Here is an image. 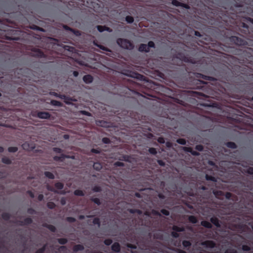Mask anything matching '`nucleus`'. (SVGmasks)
<instances>
[{"label":"nucleus","mask_w":253,"mask_h":253,"mask_svg":"<svg viewBox=\"0 0 253 253\" xmlns=\"http://www.w3.org/2000/svg\"><path fill=\"white\" fill-rule=\"evenodd\" d=\"M117 44L122 48L126 49H132L134 47L133 44L128 40L119 38L117 40Z\"/></svg>","instance_id":"obj_5"},{"label":"nucleus","mask_w":253,"mask_h":253,"mask_svg":"<svg viewBox=\"0 0 253 253\" xmlns=\"http://www.w3.org/2000/svg\"><path fill=\"white\" fill-rule=\"evenodd\" d=\"M176 142L183 145L186 144V140L184 138H178L176 140Z\"/></svg>","instance_id":"obj_41"},{"label":"nucleus","mask_w":253,"mask_h":253,"mask_svg":"<svg viewBox=\"0 0 253 253\" xmlns=\"http://www.w3.org/2000/svg\"><path fill=\"white\" fill-rule=\"evenodd\" d=\"M172 229L173 231L176 232H183L185 230L184 227H179L177 225H173L172 227Z\"/></svg>","instance_id":"obj_23"},{"label":"nucleus","mask_w":253,"mask_h":253,"mask_svg":"<svg viewBox=\"0 0 253 253\" xmlns=\"http://www.w3.org/2000/svg\"><path fill=\"white\" fill-rule=\"evenodd\" d=\"M226 146L229 148H231V149H236L237 148V145H236V144L235 143V142H227L226 144H225Z\"/></svg>","instance_id":"obj_25"},{"label":"nucleus","mask_w":253,"mask_h":253,"mask_svg":"<svg viewBox=\"0 0 253 253\" xmlns=\"http://www.w3.org/2000/svg\"><path fill=\"white\" fill-rule=\"evenodd\" d=\"M43 226L49 229L52 232H55L56 230V227L51 224L45 223L43 225Z\"/></svg>","instance_id":"obj_22"},{"label":"nucleus","mask_w":253,"mask_h":253,"mask_svg":"<svg viewBox=\"0 0 253 253\" xmlns=\"http://www.w3.org/2000/svg\"><path fill=\"white\" fill-rule=\"evenodd\" d=\"M183 247L185 249L189 248L192 245L191 242L190 241L183 240L182 242Z\"/></svg>","instance_id":"obj_26"},{"label":"nucleus","mask_w":253,"mask_h":253,"mask_svg":"<svg viewBox=\"0 0 253 253\" xmlns=\"http://www.w3.org/2000/svg\"><path fill=\"white\" fill-rule=\"evenodd\" d=\"M83 81L86 84H90L92 82L93 78L90 75H86L83 77Z\"/></svg>","instance_id":"obj_15"},{"label":"nucleus","mask_w":253,"mask_h":253,"mask_svg":"<svg viewBox=\"0 0 253 253\" xmlns=\"http://www.w3.org/2000/svg\"><path fill=\"white\" fill-rule=\"evenodd\" d=\"M33 116L38 117L42 119H50L51 115L47 112H35L32 114Z\"/></svg>","instance_id":"obj_7"},{"label":"nucleus","mask_w":253,"mask_h":253,"mask_svg":"<svg viewBox=\"0 0 253 253\" xmlns=\"http://www.w3.org/2000/svg\"><path fill=\"white\" fill-rule=\"evenodd\" d=\"M22 147L25 150H30L33 148V147H30L29 144L27 142H25L22 144Z\"/></svg>","instance_id":"obj_48"},{"label":"nucleus","mask_w":253,"mask_h":253,"mask_svg":"<svg viewBox=\"0 0 253 253\" xmlns=\"http://www.w3.org/2000/svg\"><path fill=\"white\" fill-rule=\"evenodd\" d=\"M224 196H225V197L226 199L230 200V199H231V198L233 196V194L230 192H227L225 193V194H224Z\"/></svg>","instance_id":"obj_50"},{"label":"nucleus","mask_w":253,"mask_h":253,"mask_svg":"<svg viewBox=\"0 0 253 253\" xmlns=\"http://www.w3.org/2000/svg\"><path fill=\"white\" fill-rule=\"evenodd\" d=\"M155 44L153 41H149L148 44L141 43L138 47V51L141 52L148 53L150 51V48H155Z\"/></svg>","instance_id":"obj_6"},{"label":"nucleus","mask_w":253,"mask_h":253,"mask_svg":"<svg viewBox=\"0 0 253 253\" xmlns=\"http://www.w3.org/2000/svg\"><path fill=\"white\" fill-rule=\"evenodd\" d=\"M113 242V241L112 240L110 239H105L104 241V243L105 245H106V246H109Z\"/></svg>","instance_id":"obj_57"},{"label":"nucleus","mask_w":253,"mask_h":253,"mask_svg":"<svg viewBox=\"0 0 253 253\" xmlns=\"http://www.w3.org/2000/svg\"><path fill=\"white\" fill-rule=\"evenodd\" d=\"M111 249L114 252L119 253L121 251V246L119 243L115 242L112 245Z\"/></svg>","instance_id":"obj_13"},{"label":"nucleus","mask_w":253,"mask_h":253,"mask_svg":"<svg viewBox=\"0 0 253 253\" xmlns=\"http://www.w3.org/2000/svg\"><path fill=\"white\" fill-rule=\"evenodd\" d=\"M181 3V2H179L177 0H172L171 1V4L175 6H180Z\"/></svg>","instance_id":"obj_53"},{"label":"nucleus","mask_w":253,"mask_h":253,"mask_svg":"<svg viewBox=\"0 0 253 253\" xmlns=\"http://www.w3.org/2000/svg\"><path fill=\"white\" fill-rule=\"evenodd\" d=\"M188 220L190 222L193 223V224H195L198 222L197 218H196V216H195L194 215H190L188 217Z\"/></svg>","instance_id":"obj_31"},{"label":"nucleus","mask_w":253,"mask_h":253,"mask_svg":"<svg viewBox=\"0 0 253 253\" xmlns=\"http://www.w3.org/2000/svg\"><path fill=\"white\" fill-rule=\"evenodd\" d=\"M16 32H17V31L15 30H10L9 31V33H11L12 35H11V36H6L5 39L6 40H14V41L18 40L19 39V38L13 36L14 35H15L16 34Z\"/></svg>","instance_id":"obj_16"},{"label":"nucleus","mask_w":253,"mask_h":253,"mask_svg":"<svg viewBox=\"0 0 253 253\" xmlns=\"http://www.w3.org/2000/svg\"><path fill=\"white\" fill-rule=\"evenodd\" d=\"M195 149L198 151H202L204 150V146L202 145H197L195 146Z\"/></svg>","instance_id":"obj_56"},{"label":"nucleus","mask_w":253,"mask_h":253,"mask_svg":"<svg viewBox=\"0 0 253 253\" xmlns=\"http://www.w3.org/2000/svg\"><path fill=\"white\" fill-rule=\"evenodd\" d=\"M125 19H126V22L129 24H131L134 22V18L131 16H129V15L126 16V17Z\"/></svg>","instance_id":"obj_35"},{"label":"nucleus","mask_w":253,"mask_h":253,"mask_svg":"<svg viewBox=\"0 0 253 253\" xmlns=\"http://www.w3.org/2000/svg\"><path fill=\"white\" fill-rule=\"evenodd\" d=\"M197 75H196V77L202 78L204 80H207V81H215L217 82V80H215L214 78L204 75L203 74H202L201 73H197Z\"/></svg>","instance_id":"obj_10"},{"label":"nucleus","mask_w":253,"mask_h":253,"mask_svg":"<svg viewBox=\"0 0 253 253\" xmlns=\"http://www.w3.org/2000/svg\"><path fill=\"white\" fill-rule=\"evenodd\" d=\"M66 158H68V157L64 154H61L60 156H55L53 157V160L56 162H62Z\"/></svg>","instance_id":"obj_18"},{"label":"nucleus","mask_w":253,"mask_h":253,"mask_svg":"<svg viewBox=\"0 0 253 253\" xmlns=\"http://www.w3.org/2000/svg\"><path fill=\"white\" fill-rule=\"evenodd\" d=\"M102 141L104 144H109L111 142L110 139L108 137H103L102 139Z\"/></svg>","instance_id":"obj_59"},{"label":"nucleus","mask_w":253,"mask_h":253,"mask_svg":"<svg viewBox=\"0 0 253 253\" xmlns=\"http://www.w3.org/2000/svg\"><path fill=\"white\" fill-rule=\"evenodd\" d=\"M183 150L185 151V152H189V153H191L192 152V148L190 147H183L182 148Z\"/></svg>","instance_id":"obj_60"},{"label":"nucleus","mask_w":253,"mask_h":253,"mask_svg":"<svg viewBox=\"0 0 253 253\" xmlns=\"http://www.w3.org/2000/svg\"><path fill=\"white\" fill-rule=\"evenodd\" d=\"M171 235L172 237L175 238H177L179 237V234L177 232L173 231L172 232H171Z\"/></svg>","instance_id":"obj_63"},{"label":"nucleus","mask_w":253,"mask_h":253,"mask_svg":"<svg viewBox=\"0 0 253 253\" xmlns=\"http://www.w3.org/2000/svg\"><path fill=\"white\" fill-rule=\"evenodd\" d=\"M193 96L199 99H206L210 97L209 95L205 94L203 93L198 92H194Z\"/></svg>","instance_id":"obj_12"},{"label":"nucleus","mask_w":253,"mask_h":253,"mask_svg":"<svg viewBox=\"0 0 253 253\" xmlns=\"http://www.w3.org/2000/svg\"><path fill=\"white\" fill-rule=\"evenodd\" d=\"M73 250L75 252L83 251L84 250V247L81 244L76 245L73 247Z\"/></svg>","instance_id":"obj_20"},{"label":"nucleus","mask_w":253,"mask_h":253,"mask_svg":"<svg viewBox=\"0 0 253 253\" xmlns=\"http://www.w3.org/2000/svg\"><path fill=\"white\" fill-rule=\"evenodd\" d=\"M230 31L226 29V31L224 32V36L226 38H228L230 42L235 44L237 45H246L247 44V42L244 40V39L237 37V36H230L228 34V33Z\"/></svg>","instance_id":"obj_3"},{"label":"nucleus","mask_w":253,"mask_h":253,"mask_svg":"<svg viewBox=\"0 0 253 253\" xmlns=\"http://www.w3.org/2000/svg\"><path fill=\"white\" fill-rule=\"evenodd\" d=\"M213 194L214 196L218 199H220L222 197L224 196V193L221 190H214L212 191Z\"/></svg>","instance_id":"obj_17"},{"label":"nucleus","mask_w":253,"mask_h":253,"mask_svg":"<svg viewBox=\"0 0 253 253\" xmlns=\"http://www.w3.org/2000/svg\"><path fill=\"white\" fill-rule=\"evenodd\" d=\"M51 104L54 106H61L62 105L61 102L56 100H51Z\"/></svg>","instance_id":"obj_40"},{"label":"nucleus","mask_w":253,"mask_h":253,"mask_svg":"<svg viewBox=\"0 0 253 253\" xmlns=\"http://www.w3.org/2000/svg\"><path fill=\"white\" fill-rule=\"evenodd\" d=\"M206 179L207 180H210V181H211L213 182L216 181V179L215 177H214L212 175H208V174L206 175Z\"/></svg>","instance_id":"obj_37"},{"label":"nucleus","mask_w":253,"mask_h":253,"mask_svg":"<svg viewBox=\"0 0 253 253\" xmlns=\"http://www.w3.org/2000/svg\"><path fill=\"white\" fill-rule=\"evenodd\" d=\"M50 94L53 96H54L55 97L60 98L61 99H65L66 97V96L65 95H61L55 92L51 91L50 92Z\"/></svg>","instance_id":"obj_29"},{"label":"nucleus","mask_w":253,"mask_h":253,"mask_svg":"<svg viewBox=\"0 0 253 253\" xmlns=\"http://www.w3.org/2000/svg\"><path fill=\"white\" fill-rule=\"evenodd\" d=\"M66 220L67 221L70 223L75 222L76 221V218L73 217H67Z\"/></svg>","instance_id":"obj_55"},{"label":"nucleus","mask_w":253,"mask_h":253,"mask_svg":"<svg viewBox=\"0 0 253 253\" xmlns=\"http://www.w3.org/2000/svg\"><path fill=\"white\" fill-rule=\"evenodd\" d=\"M1 162L3 164H6V165H10L12 164V160L8 158L7 157H3L1 158Z\"/></svg>","instance_id":"obj_24"},{"label":"nucleus","mask_w":253,"mask_h":253,"mask_svg":"<svg viewBox=\"0 0 253 253\" xmlns=\"http://www.w3.org/2000/svg\"><path fill=\"white\" fill-rule=\"evenodd\" d=\"M46 245H44L41 248L38 249L35 253H44L46 250Z\"/></svg>","instance_id":"obj_39"},{"label":"nucleus","mask_w":253,"mask_h":253,"mask_svg":"<svg viewBox=\"0 0 253 253\" xmlns=\"http://www.w3.org/2000/svg\"><path fill=\"white\" fill-rule=\"evenodd\" d=\"M52 150L56 153H61L63 152L61 148L57 147H53Z\"/></svg>","instance_id":"obj_58"},{"label":"nucleus","mask_w":253,"mask_h":253,"mask_svg":"<svg viewBox=\"0 0 253 253\" xmlns=\"http://www.w3.org/2000/svg\"><path fill=\"white\" fill-rule=\"evenodd\" d=\"M7 150L9 152L14 153L18 151V148L17 147H9Z\"/></svg>","instance_id":"obj_47"},{"label":"nucleus","mask_w":253,"mask_h":253,"mask_svg":"<svg viewBox=\"0 0 253 253\" xmlns=\"http://www.w3.org/2000/svg\"><path fill=\"white\" fill-rule=\"evenodd\" d=\"M55 187L58 190H62L64 188V184L61 182H56L55 185Z\"/></svg>","instance_id":"obj_36"},{"label":"nucleus","mask_w":253,"mask_h":253,"mask_svg":"<svg viewBox=\"0 0 253 253\" xmlns=\"http://www.w3.org/2000/svg\"><path fill=\"white\" fill-rule=\"evenodd\" d=\"M24 225H28L33 223V220L31 217H26L24 220Z\"/></svg>","instance_id":"obj_33"},{"label":"nucleus","mask_w":253,"mask_h":253,"mask_svg":"<svg viewBox=\"0 0 253 253\" xmlns=\"http://www.w3.org/2000/svg\"><path fill=\"white\" fill-rule=\"evenodd\" d=\"M93 168L94 169L96 170H100L102 169V166L101 163L98 162H95L94 163L93 165Z\"/></svg>","instance_id":"obj_30"},{"label":"nucleus","mask_w":253,"mask_h":253,"mask_svg":"<svg viewBox=\"0 0 253 253\" xmlns=\"http://www.w3.org/2000/svg\"><path fill=\"white\" fill-rule=\"evenodd\" d=\"M242 249L244 251H250L251 250V247L249 246L244 245L242 247Z\"/></svg>","instance_id":"obj_54"},{"label":"nucleus","mask_w":253,"mask_h":253,"mask_svg":"<svg viewBox=\"0 0 253 253\" xmlns=\"http://www.w3.org/2000/svg\"><path fill=\"white\" fill-rule=\"evenodd\" d=\"M93 223L95 225H98V226H100L101 223L100 221V219L98 217H95L93 219L92 221Z\"/></svg>","instance_id":"obj_44"},{"label":"nucleus","mask_w":253,"mask_h":253,"mask_svg":"<svg viewBox=\"0 0 253 253\" xmlns=\"http://www.w3.org/2000/svg\"><path fill=\"white\" fill-rule=\"evenodd\" d=\"M96 28L98 31L100 32H102L105 31H106L109 32H112V29L110 28L107 27L106 26H102V25H98L96 26Z\"/></svg>","instance_id":"obj_11"},{"label":"nucleus","mask_w":253,"mask_h":253,"mask_svg":"<svg viewBox=\"0 0 253 253\" xmlns=\"http://www.w3.org/2000/svg\"><path fill=\"white\" fill-rule=\"evenodd\" d=\"M197 81L200 82V84H203L202 86H200V87H202L203 90L207 89L208 88L209 89V87L210 86V85L208 84V83L204 81H201L200 80H198ZM207 93H208L210 94H211V93H210L209 90H207Z\"/></svg>","instance_id":"obj_19"},{"label":"nucleus","mask_w":253,"mask_h":253,"mask_svg":"<svg viewBox=\"0 0 253 253\" xmlns=\"http://www.w3.org/2000/svg\"><path fill=\"white\" fill-rule=\"evenodd\" d=\"M153 89L154 91L157 94V95L146 94L147 95L153 98L160 99L159 95H169L172 91L171 89L164 85L154 84Z\"/></svg>","instance_id":"obj_2"},{"label":"nucleus","mask_w":253,"mask_h":253,"mask_svg":"<svg viewBox=\"0 0 253 253\" xmlns=\"http://www.w3.org/2000/svg\"><path fill=\"white\" fill-rule=\"evenodd\" d=\"M114 166L115 167H124L125 164L123 162L117 161L114 163Z\"/></svg>","instance_id":"obj_61"},{"label":"nucleus","mask_w":253,"mask_h":253,"mask_svg":"<svg viewBox=\"0 0 253 253\" xmlns=\"http://www.w3.org/2000/svg\"><path fill=\"white\" fill-rule=\"evenodd\" d=\"M129 211L131 213L141 214L142 212L140 210H138V209H130L129 210Z\"/></svg>","instance_id":"obj_49"},{"label":"nucleus","mask_w":253,"mask_h":253,"mask_svg":"<svg viewBox=\"0 0 253 253\" xmlns=\"http://www.w3.org/2000/svg\"><path fill=\"white\" fill-rule=\"evenodd\" d=\"M210 221L216 227H220V221L217 217L214 216L211 217L210 219Z\"/></svg>","instance_id":"obj_14"},{"label":"nucleus","mask_w":253,"mask_h":253,"mask_svg":"<svg viewBox=\"0 0 253 253\" xmlns=\"http://www.w3.org/2000/svg\"><path fill=\"white\" fill-rule=\"evenodd\" d=\"M44 174L46 177L51 179H53L55 178L54 175L50 171H45Z\"/></svg>","instance_id":"obj_32"},{"label":"nucleus","mask_w":253,"mask_h":253,"mask_svg":"<svg viewBox=\"0 0 253 253\" xmlns=\"http://www.w3.org/2000/svg\"><path fill=\"white\" fill-rule=\"evenodd\" d=\"M161 212L165 215H169V211L166 210V209H162L161 210Z\"/></svg>","instance_id":"obj_62"},{"label":"nucleus","mask_w":253,"mask_h":253,"mask_svg":"<svg viewBox=\"0 0 253 253\" xmlns=\"http://www.w3.org/2000/svg\"><path fill=\"white\" fill-rule=\"evenodd\" d=\"M31 56L40 58H44L45 57V54L41 49L36 48L32 50Z\"/></svg>","instance_id":"obj_8"},{"label":"nucleus","mask_w":253,"mask_h":253,"mask_svg":"<svg viewBox=\"0 0 253 253\" xmlns=\"http://www.w3.org/2000/svg\"><path fill=\"white\" fill-rule=\"evenodd\" d=\"M27 213L29 214H35L36 213V211L34 209L29 208L27 209Z\"/></svg>","instance_id":"obj_52"},{"label":"nucleus","mask_w":253,"mask_h":253,"mask_svg":"<svg viewBox=\"0 0 253 253\" xmlns=\"http://www.w3.org/2000/svg\"><path fill=\"white\" fill-rule=\"evenodd\" d=\"M57 241L61 245H65L67 243L68 240L66 238H59L57 239Z\"/></svg>","instance_id":"obj_38"},{"label":"nucleus","mask_w":253,"mask_h":253,"mask_svg":"<svg viewBox=\"0 0 253 253\" xmlns=\"http://www.w3.org/2000/svg\"><path fill=\"white\" fill-rule=\"evenodd\" d=\"M148 151L150 154H151L152 155H156L157 153L156 149L155 148H153V147L150 148L148 149Z\"/></svg>","instance_id":"obj_51"},{"label":"nucleus","mask_w":253,"mask_h":253,"mask_svg":"<svg viewBox=\"0 0 253 253\" xmlns=\"http://www.w3.org/2000/svg\"><path fill=\"white\" fill-rule=\"evenodd\" d=\"M94 44L97 46L98 47H99L100 49L103 50H104V51H110V50L106 47L103 46V45H102L101 44H96V43H94Z\"/></svg>","instance_id":"obj_45"},{"label":"nucleus","mask_w":253,"mask_h":253,"mask_svg":"<svg viewBox=\"0 0 253 253\" xmlns=\"http://www.w3.org/2000/svg\"><path fill=\"white\" fill-rule=\"evenodd\" d=\"M225 253H237V251L234 249H228L225 252Z\"/></svg>","instance_id":"obj_64"},{"label":"nucleus","mask_w":253,"mask_h":253,"mask_svg":"<svg viewBox=\"0 0 253 253\" xmlns=\"http://www.w3.org/2000/svg\"><path fill=\"white\" fill-rule=\"evenodd\" d=\"M175 58L180 59L181 61L193 64L196 69L204 73H211L214 71L220 72L227 81L232 80L233 73L232 70L226 65L217 64L213 57H203L200 60H196L190 57H188L182 53H178Z\"/></svg>","instance_id":"obj_1"},{"label":"nucleus","mask_w":253,"mask_h":253,"mask_svg":"<svg viewBox=\"0 0 253 253\" xmlns=\"http://www.w3.org/2000/svg\"><path fill=\"white\" fill-rule=\"evenodd\" d=\"M10 214L8 212H3L1 214L2 218L5 221L9 220L10 218Z\"/></svg>","instance_id":"obj_28"},{"label":"nucleus","mask_w":253,"mask_h":253,"mask_svg":"<svg viewBox=\"0 0 253 253\" xmlns=\"http://www.w3.org/2000/svg\"><path fill=\"white\" fill-rule=\"evenodd\" d=\"M91 201L98 206H100L101 205L100 200L97 198H92L91 199Z\"/></svg>","instance_id":"obj_42"},{"label":"nucleus","mask_w":253,"mask_h":253,"mask_svg":"<svg viewBox=\"0 0 253 253\" xmlns=\"http://www.w3.org/2000/svg\"><path fill=\"white\" fill-rule=\"evenodd\" d=\"M219 17L221 18V20L223 21L224 22L225 24H226L228 23V21H230L229 20V19H230L229 16L226 15V14H224V15H223L222 14V16H219Z\"/></svg>","instance_id":"obj_27"},{"label":"nucleus","mask_w":253,"mask_h":253,"mask_svg":"<svg viewBox=\"0 0 253 253\" xmlns=\"http://www.w3.org/2000/svg\"><path fill=\"white\" fill-rule=\"evenodd\" d=\"M201 244L207 248H213L215 246V243L214 242L211 240H207L204 241L201 243Z\"/></svg>","instance_id":"obj_9"},{"label":"nucleus","mask_w":253,"mask_h":253,"mask_svg":"<svg viewBox=\"0 0 253 253\" xmlns=\"http://www.w3.org/2000/svg\"><path fill=\"white\" fill-rule=\"evenodd\" d=\"M74 193L76 196H84V191L80 189L76 190Z\"/></svg>","instance_id":"obj_34"},{"label":"nucleus","mask_w":253,"mask_h":253,"mask_svg":"<svg viewBox=\"0 0 253 253\" xmlns=\"http://www.w3.org/2000/svg\"><path fill=\"white\" fill-rule=\"evenodd\" d=\"M201 224L202 226L207 228L211 229L212 228L211 224L208 221H202L201 222Z\"/></svg>","instance_id":"obj_21"},{"label":"nucleus","mask_w":253,"mask_h":253,"mask_svg":"<svg viewBox=\"0 0 253 253\" xmlns=\"http://www.w3.org/2000/svg\"><path fill=\"white\" fill-rule=\"evenodd\" d=\"M47 207L49 209H53L55 208L56 205L52 202H49L47 203Z\"/></svg>","instance_id":"obj_43"},{"label":"nucleus","mask_w":253,"mask_h":253,"mask_svg":"<svg viewBox=\"0 0 253 253\" xmlns=\"http://www.w3.org/2000/svg\"><path fill=\"white\" fill-rule=\"evenodd\" d=\"M92 190L94 192H100L102 191V188L99 186H95L92 188Z\"/></svg>","instance_id":"obj_46"},{"label":"nucleus","mask_w":253,"mask_h":253,"mask_svg":"<svg viewBox=\"0 0 253 253\" xmlns=\"http://www.w3.org/2000/svg\"><path fill=\"white\" fill-rule=\"evenodd\" d=\"M251 7L253 9V0H240L239 2L236 1L234 7L239 8V13L242 12V10H244L245 7ZM243 12H245L244 10Z\"/></svg>","instance_id":"obj_4"}]
</instances>
